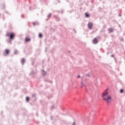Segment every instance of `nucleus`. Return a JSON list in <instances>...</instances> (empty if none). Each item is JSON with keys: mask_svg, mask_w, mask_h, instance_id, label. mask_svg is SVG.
I'll use <instances>...</instances> for the list:
<instances>
[{"mask_svg": "<svg viewBox=\"0 0 125 125\" xmlns=\"http://www.w3.org/2000/svg\"><path fill=\"white\" fill-rule=\"evenodd\" d=\"M72 125H76V124L74 123Z\"/></svg>", "mask_w": 125, "mask_h": 125, "instance_id": "nucleus-18", "label": "nucleus"}, {"mask_svg": "<svg viewBox=\"0 0 125 125\" xmlns=\"http://www.w3.org/2000/svg\"><path fill=\"white\" fill-rule=\"evenodd\" d=\"M92 27H93V23L91 22H89L88 23V27L89 28V29H92Z\"/></svg>", "mask_w": 125, "mask_h": 125, "instance_id": "nucleus-3", "label": "nucleus"}, {"mask_svg": "<svg viewBox=\"0 0 125 125\" xmlns=\"http://www.w3.org/2000/svg\"><path fill=\"white\" fill-rule=\"evenodd\" d=\"M21 64L22 65H24V62H25V59H23L22 60H21Z\"/></svg>", "mask_w": 125, "mask_h": 125, "instance_id": "nucleus-7", "label": "nucleus"}, {"mask_svg": "<svg viewBox=\"0 0 125 125\" xmlns=\"http://www.w3.org/2000/svg\"><path fill=\"white\" fill-rule=\"evenodd\" d=\"M120 92H121V93H123L124 92V89H121Z\"/></svg>", "mask_w": 125, "mask_h": 125, "instance_id": "nucleus-13", "label": "nucleus"}, {"mask_svg": "<svg viewBox=\"0 0 125 125\" xmlns=\"http://www.w3.org/2000/svg\"><path fill=\"white\" fill-rule=\"evenodd\" d=\"M17 53H18V50H15L14 52V54H17Z\"/></svg>", "mask_w": 125, "mask_h": 125, "instance_id": "nucleus-12", "label": "nucleus"}, {"mask_svg": "<svg viewBox=\"0 0 125 125\" xmlns=\"http://www.w3.org/2000/svg\"><path fill=\"white\" fill-rule=\"evenodd\" d=\"M78 78H81V76L80 75H79Z\"/></svg>", "mask_w": 125, "mask_h": 125, "instance_id": "nucleus-19", "label": "nucleus"}, {"mask_svg": "<svg viewBox=\"0 0 125 125\" xmlns=\"http://www.w3.org/2000/svg\"><path fill=\"white\" fill-rule=\"evenodd\" d=\"M36 25V23L35 22L33 23V25L35 26Z\"/></svg>", "mask_w": 125, "mask_h": 125, "instance_id": "nucleus-16", "label": "nucleus"}, {"mask_svg": "<svg viewBox=\"0 0 125 125\" xmlns=\"http://www.w3.org/2000/svg\"><path fill=\"white\" fill-rule=\"evenodd\" d=\"M6 36L9 37L11 40H13L14 37H15V34L14 33H11V34L10 33H7Z\"/></svg>", "mask_w": 125, "mask_h": 125, "instance_id": "nucleus-2", "label": "nucleus"}, {"mask_svg": "<svg viewBox=\"0 0 125 125\" xmlns=\"http://www.w3.org/2000/svg\"><path fill=\"white\" fill-rule=\"evenodd\" d=\"M30 38H26L25 42H30Z\"/></svg>", "mask_w": 125, "mask_h": 125, "instance_id": "nucleus-9", "label": "nucleus"}, {"mask_svg": "<svg viewBox=\"0 0 125 125\" xmlns=\"http://www.w3.org/2000/svg\"><path fill=\"white\" fill-rule=\"evenodd\" d=\"M114 31V29L113 28H109L108 29V32L109 33H112V32Z\"/></svg>", "mask_w": 125, "mask_h": 125, "instance_id": "nucleus-5", "label": "nucleus"}, {"mask_svg": "<svg viewBox=\"0 0 125 125\" xmlns=\"http://www.w3.org/2000/svg\"><path fill=\"white\" fill-rule=\"evenodd\" d=\"M93 43H97L98 42V40H97V38H95L93 41Z\"/></svg>", "mask_w": 125, "mask_h": 125, "instance_id": "nucleus-4", "label": "nucleus"}, {"mask_svg": "<svg viewBox=\"0 0 125 125\" xmlns=\"http://www.w3.org/2000/svg\"><path fill=\"white\" fill-rule=\"evenodd\" d=\"M111 56V57H114V55H112Z\"/></svg>", "mask_w": 125, "mask_h": 125, "instance_id": "nucleus-17", "label": "nucleus"}, {"mask_svg": "<svg viewBox=\"0 0 125 125\" xmlns=\"http://www.w3.org/2000/svg\"><path fill=\"white\" fill-rule=\"evenodd\" d=\"M42 74L43 75V76H45V75H46V72H45L44 70H42Z\"/></svg>", "mask_w": 125, "mask_h": 125, "instance_id": "nucleus-6", "label": "nucleus"}, {"mask_svg": "<svg viewBox=\"0 0 125 125\" xmlns=\"http://www.w3.org/2000/svg\"><path fill=\"white\" fill-rule=\"evenodd\" d=\"M82 85H83V83H82Z\"/></svg>", "mask_w": 125, "mask_h": 125, "instance_id": "nucleus-20", "label": "nucleus"}, {"mask_svg": "<svg viewBox=\"0 0 125 125\" xmlns=\"http://www.w3.org/2000/svg\"><path fill=\"white\" fill-rule=\"evenodd\" d=\"M6 54H8L9 53V51L8 49L5 50Z\"/></svg>", "mask_w": 125, "mask_h": 125, "instance_id": "nucleus-8", "label": "nucleus"}, {"mask_svg": "<svg viewBox=\"0 0 125 125\" xmlns=\"http://www.w3.org/2000/svg\"><path fill=\"white\" fill-rule=\"evenodd\" d=\"M26 101H29V97H26Z\"/></svg>", "mask_w": 125, "mask_h": 125, "instance_id": "nucleus-15", "label": "nucleus"}, {"mask_svg": "<svg viewBox=\"0 0 125 125\" xmlns=\"http://www.w3.org/2000/svg\"><path fill=\"white\" fill-rule=\"evenodd\" d=\"M42 35L41 33L39 34V38H42Z\"/></svg>", "mask_w": 125, "mask_h": 125, "instance_id": "nucleus-11", "label": "nucleus"}, {"mask_svg": "<svg viewBox=\"0 0 125 125\" xmlns=\"http://www.w3.org/2000/svg\"><path fill=\"white\" fill-rule=\"evenodd\" d=\"M85 16L86 17H89V15H88L87 13H85Z\"/></svg>", "mask_w": 125, "mask_h": 125, "instance_id": "nucleus-10", "label": "nucleus"}, {"mask_svg": "<svg viewBox=\"0 0 125 125\" xmlns=\"http://www.w3.org/2000/svg\"><path fill=\"white\" fill-rule=\"evenodd\" d=\"M107 90H108V89L105 90V91L104 93H103L102 95V97L103 100L106 102L107 104H109L111 103L112 101V96L109 95V92L107 91Z\"/></svg>", "mask_w": 125, "mask_h": 125, "instance_id": "nucleus-1", "label": "nucleus"}, {"mask_svg": "<svg viewBox=\"0 0 125 125\" xmlns=\"http://www.w3.org/2000/svg\"><path fill=\"white\" fill-rule=\"evenodd\" d=\"M50 16H51V14H49L48 15V18H49V17H50Z\"/></svg>", "mask_w": 125, "mask_h": 125, "instance_id": "nucleus-14", "label": "nucleus"}]
</instances>
